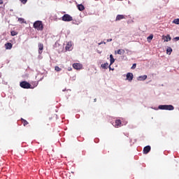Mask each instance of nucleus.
<instances>
[{
    "instance_id": "nucleus-6",
    "label": "nucleus",
    "mask_w": 179,
    "mask_h": 179,
    "mask_svg": "<svg viewBox=\"0 0 179 179\" xmlns=\"http://www.w3.org/2000/svg\"><path fill=\"white\" fill-rule=\"evenodd\" d=\"M134 80V74L132 73H127L126 75V80L129 82H132Z\"/></svg>"
},
{
    "instance_id": "nucleus-14",
    "label": "nucleus",
    "mask_w": 179,
    "mask_h": 179,
    "mask_svg": "<svg viewBox=\"0 0 179 179\" xmlns=\"http://www.w3.org/2000/svg\"><path fill=\"white\" fill-rule=\"evenodd\" d=\"M117 53L119 55H124V54H125V50H124L123 49H119L117 52Z\"/></svg>"
},
{
    "instance_id": "nucleus-16",
    "label": "nucleus",
    "mask_w": 179,
    "mask_h": 179,
    "mask_svg": "<svg viewBox=\"0 0 179 179\" xmlns=\"http://www.w3.org/2000/svg\"><path fill=\"white\" fill-rule=\"evenodd\" d=\"M78 9L80 10V11L85 10V6H83L82 4H79L78 6Z\"/></svg>"
},
{
    "instance_id": "nucleus-11",
    "label": "nucleus",
    "mask_w": 179,
    "mask_h": 179,
    "mask_svg": "<svg viewBox=\"0 0 179 179\" xmlns=\"http://www.w3.org/2000/svg\"><path fill=\"white\" fill-rule=\"evenodd\" d=\"M12 47H13V45L11 43H6L5 44L6 50H12Z\"/></svg>"
},
{
    "instance_id": "nucleus-33",
    "label": "nucleus",
    "mask_w": 179,
    "mask_h": 179,
    "mask_svg": "<svg viewBox=\"0 0 179 179\" xmlns=\"http://www.w3.org/2000/svg\"><path fill=\"white\" fill-rule=\"evenodd\" d=\"M3 3V1L2 0H0V5H2Z\"/></svg>"
},
{
    "instance_id": "nucleus-36",
    "label": "nucleus",
    "mask_w": 179,
    "mask_h": 179,
    "mask_svg": "<svg viewBox=\"0 0 179 179\" xmlns=\"http://www.w3.org/2000/svg\"><path fill=\"white\" fill-rule=\"evenodd\" d=\"M94 142L97 143V139H95V140H94Z\"/></svg>"
},
{
    "instance_id": "nucleus-22",
    "label": "nucleus",
    "mask_w": 179,
    "mask_h": 179,
    "mask_svg": "<svg viewBox=\"0 0 179 179\" xmlns=\"http://www.w3.org/2000/svg\"><path fill=\"white\" fill-rule=\"evenodd\" d=\"M148 41H152V40H153V34L150 35L148 38H147Z\"/></svg>"
},
{
    "instance_id": "nucleus-32",
    "label": "nucleus",
    "mask_w": 179,
    "mask_h": 179,
    "mask_svg": "<svg viewBox=\"0 0 179 179\" xmlns=\"http://www.w3.org/2000/svg\"><path fill=\"white\" fill-rule=\"evenodd\" d=\"M151 108H152V110H159V108H153V107H151Z\"/></svg>"
},
{
    "instance_id": "nucleus-5",
    "label": "nucleus",
    "mask_w": 179,
    "mask_h": 179,
    "mask_svg": "<svg viewBox=\"0 0 179 179\" xmlns=\"http://www.w3.org/2000/svg\"><path fill=\"white\" fill-rule=\"evenodd\" d=\"M73 68L77 71H80V69H83V65L80 63H74L73 64Z\"/></svg>"
},
{
    "instance_id": "nucleus-28",
    "label": "nucleus",
    "mask_w": 179,
    "mask_h": 179,
    "mask_svg": "<svg viewBox=\"0 0 179 179\" xmlns=\"http://www.w3.org/2000/svg\"><path fill=\"white\" fill-rule=\"evenodd\" d=\"M135 68H136V64H134L131 66V69H135Z\"/></svg>"
},
{
    "instance_id": "nucleus-1",
    "label": "nucleus",
    "mask_w": 179,
    "mask_h": 179,
    "mask_svg": "<svg viewBox=\"0 0 179 179\" xmlns=\"http://www.w3.org/2000/svg\"><path fill=\"white\" fill-rule=\"evenodd\" d=\"M127 124H128L127 121L121 122V120H116L115 122L113 123V125L115 128H120L121 125H127Z\"/></svg>"
},
{
    "instance_id": "nucleus-15",
    "label": "nucleus",
    "mask_w": 179,
    "mask_h": 179,
    "mask_svg": "<svg viewBox=\"0 0 179 179\" xmlns=\"http://www.w3.org/2000/svg\"><path fill=\"white\" fill-rule=\"evenodd\" d=\"M110 65H113V64L115 62V59H114L113 55H110Z\"/></svg>"
},
{
    "instance_id": "nucleus-7",
    "label": "nucleus",
    "mask_w": 179,
    "mask_h": 179,
    "mask_svg": "<svg viewBox=\"0 0 179 179\" xmlns=\"http://www.w3.org/2000/svg\"><path fill=\"white\" fill-rule=\"evenodd\" d=\"M122 19H127V15H117L115 18V22H120V20H122Z\"/></svg>"
},
{
    "instance_id": "nucleus-2",
    "label": "nucleus",
    "mask_w": 179,
    "mask_h": 179,
    "mask_svg": "<svg viewBox=\"0 0 179 179\" xmlns=\"http://www.w3.org/2000/svg\"><path fill=\"white\" fill-rule=\"evenodd\" d=\"M34 29H36V30H43L44 26L43 25V22L41 21H36L34 23Z\"/></svg>"
},
{
    "instance_id": "nucleus-18",
    "label": "nucleus",
    "mask_w": 179,
    "mask_h": 179,
    "mask_svg": "<svg viewBox=\"0 0 179 179\" xmlns=\"http://www.w3.org/2000/svg\"><path fill=\"white\" fill-rule=\"evenodd\" d=\"M101 68H103V69H107V68H108V63H105L101 65Z\"/></svg>"
},
{
    "instance_id": "nucleus-21",
    "label": "nucleus",
    "mask_w": 179,
    "mask_h": 179,
    "mask_svg": "<svg viewBox=\"0 0 179 179\" xmlns=\"http://www.w3.org/2000/svg\"><path fill=\"white\" fill-rule=\"evenodd\" d=\"M21 120H22V123H23L24 127H26V125H27V124H29V122H27L26 120H24L23 118H22Z\"/></svg>"
},
{
    "instance_id": "nucleus-12",
    "label": "nucleus",
    "mask_w": 179,
    "mask_h": 179,
    "mask_svg": "<svg viewBox=\"0 0 179 179\" xmlns=\"http://www.w3.org/2000/svg\"><path fill=\"white\" fill-rule=\"evenodd\" d=\"M43 50H44V45L42 43L38 44V52L39 54H43Z\"/></svg>"
},
{
    "instance_id": "nucleus-23",
    "label": "nucleus",
    "mask_w": 179,
    "mask_h": 179,
    "mask_svg": "<svg viewBox=\"0 0 179 179\" xmlns=\"http://www.w3.org/2000/svg\"><path fill=\"white\" fill-rule=\"evenodd\" d=\"M10 34L13 36H17V32H16V31H11Z\"/></svg>"
},
{
    "instance_id": "nucleus-3",
    "label": "nucleus",
    "mask_w": 179,
    "mask_h": 179,
    "mask_svg": "<svg viewBox=\"0 0 179 179\" xmlns=\"http://www.w3.org/2000/svg\"><path fill=\"white\" fill-rule=\"evenodd\" d=\"M20 86V87H22V89H34V87H31V85L27 81L21 82Z\"/></svg>"
},
{
    "instance_id": "nucleus-29",
    "label": "nucleus",
    "mask_w": 179,
    "mask_h": 179,
    "mask_svg": "<svg viewBox=\"0 0 179 179\" xmlns=\"http://www.w3.org/2000/svg\"><path fill=\"white\" fill-rule=\"evenodd\" d=\"M98 44H99V45H101V44H106V42L101 41V42H100V43H98Z\"/></svg>"
},
{
    "instance_id": "nucleus-4",
    "label": "nucleus",
    "mask_w": 179,
    "mask_h": 179,
    "mask_svg": "<svg viewBox=\"0 0 179 179\" xmlns=\"http://www.w3.org/2000/svg\"><path fill=\"white\" fill-rule=\"evenodd\" d=\"M62 20H63V22H72L73 20V18L69 14H64L62 17Z\"/></svg>"
},
{
    "instance_id": "nucleus-20",
    "label": "nucleus",
    "mask_w": 179,
    "mask_h": 179,
    "mask_svg": "<svg viewBox=\"0 0 179 179\" xmlns=\"http://www.w3.org/2000/svg\"><path fill=\"white\" fill-rule=\"evenodd\" d=\"M171 40V37H170V35H167L166 37H165V39H164V41H170Z\"/></svg>"
},
{
    "instance_id": "nucleus-35",
    "label": "nucleus",
    "mask_w": 179,
    "mask_h": 179,
    "mask_svg": "<svg viewBox=\"0 0 179 179\" xmlns=\"http://www.w3.org/2000/svg\"><path fill=\"white\" fill-rule=\"evenodd\" d=\"M94 142L97 143V139H95V140H94Z\"/></svg>"
},
{
    "instance_id": "nucleus-19",
    "label": "nucleus",
    "mask_w": 179,
    "mask_h": 179,
    "mask_svg": "<svg viewBox=\"0 0 179 179\" xmlns=\"http://www.w3.org/2000/svg\"><path fill=\"white\" fill-rule=\"evenodd\" d=\"M158 108L159 110H166V105H159Z\"/></svg>"
},
{
    "instance_id": "nucleus-25",
    "label": "nucleus",
    "mask_w": 179,
    "mask_h": 179,
    "mask_svg": "<svg viewBox=\"0 0 179 179\" xmlns=\"http://www.w3.org/2000/svg\"><path fill=\"white\" fill-rule=\"evenodd\" d=\"M173 23H175V24H179V19L178 18L175 19L173 20Z\"/></svg>"
},
{
    "instance_id": "nucleus-10",
    "label": "nucleus",
    "mask_w": 179,
    "mask_h": 179,
    "mask_svg": "<svg viewBox=\"0 0 179 179\" xmlns=\"http://www.w3.org/2000/svg\"><path fill=\"white\" fill-rule=\"evenodd\" d=\"M148 79V76H140L137 78V80L142 81V80H146Z\"/></svg>"
},
{
    "instance_id": "nucleus-8",
    "label": "nucleus",
    "mask_w": 179,
    "mask_h": 179,
    "mask_svg": "<svg viewBox=\"0 0 179 179\" xmlns=\"http://www.w3.org/2000/svg\"><path fill=\"white\" fill-rule=\"evenodd\" d=\"M150 145H147L143 148V153L144 155H148L150 152Z\"/></svg>"
},
{
    "instance_id": "nucleus-9",
    "label": "nucleus",
    "mask_w": 179,
    "mask_h": 179,
    "mask_svg": "<svg viewBox=\"0 0 179 179\" xmlns=\"http://www.w3.org/2000/svg\"><path fill=\"white\" fill-rule=\"evenodd\" d=\"M165 110L173 111V110H174V106L173 105H165Z\"/></svg>"
},
{
    "instance_id": "nucleus-31",
    "label": "nucleus",
    "mask_w": 179,
    "mask_h": 179,
    "mask_svg": "<svg viewBox=\"0 0 179 179\" xmlns=\"http://www.w3.org/2000/svg\"><path fill=\"white\" fill-rule=\"evenodd\" d=\"M173 40H176V41H178V40H179V36H177V37L174 38Z\"/></svg>"
},
{
    "instance_id": "nucleus-24",
    "label": "nucleus",
    "mask_w": 179,
    "mask_h": 179,
    "mask_svg": "<svg viewBox=\"0 0 179 179\" xmlns=\"http://www.w3.org/2000/svg\"><path fill=\"white\" fill-rule=\"evenodd\" d=\"M18 22H20V23H26V21H24V19L23 18H18Z\"/></svg>"
},
{
    "instance_id": "nucleus-30",
    "label": "nucleus",
    "mask_w": 179,
    "mask_h": 179,
    "mask_svg": "<svg viewBox=\"0 0 179 179\" xmlns=\"http://www.w3.org/2000/svg\"><path fill=\"white\" fill-rule=\"evenodd\" d=\"M113 41V39L112 38H109V39H107V43H110Z\"/></svg>"
},
{
    "instance_id": "nucleus-27",
    "label": "nucleus",
    "mask_w": 179,
    "mask_h": 179,
    "mask_svg": "<svg viewBox=\"0 0 179 179\" xmlns=\"http://www.w3.org/2000/svg\"><path fill=\"white\" fill-rule=\"evenodd\" d=\"M24 5L27 2V0H20Z\"/></svg>"
},
{
    "instance_id": "nucleus-34",
    "label": "nucleus",
    "mask_w": 179,
    "mask_h": 179,
    "mask_svg": "<svg viewBox=\"0 0 179 179\" xmlns=\"http://www.w3.org/2000/svg\"><path fill=\"white\" fill-rule=\"evenodd\" d=\"M109 69H110V71H111V70L114 71V69H112L111 66H109Z\"/></svg>"
},
{
    "instance_id": "nucleus-26",
    "label": "nucleus",
    "mask_w": 179,
    "mask_h": 179,
    "mask_svg": "<svg viewBox=\"0 0 179 179\" xmlns=\"http://www.w3.org/2000/svg\"><path fill=\"white\" fill-rule=\"evenodd\" d=\"M55 71H56L57 72H59L61 71V68H59V66H55Z\"/></svg>"
},
{
    "instance_id": "nucleus-13",
    "label": "nucleus",
    "mask_w": 179,
    "mask_h": 179,
    "mask_svg": "<svg viewBox=\"0 0 179 179\" xmlns=\"http://www.w3.org/2000/svg\"><path fill=\"white\" fill-rule=\"evenodd\" d=\"M66 50L67 51H71V50H72V43L69 42L66 45Z\"/></svg>"
},
{
    "instance_id": "nucleus-37",
    "label": "nucleus",
    "mask_w": 179,
    "mask_h": 179,
    "mask_svg": "<svg viewBox=\"0 0 179 179\" xmlns=\"http://www.w3.org/2000/svg\"><path fill=\"white\" fill-rule=\"evenodd\" d=\"M94 101H97V99H94Z\"/></svg>"
},
{
    "instance_id": "nucleus-17",
    "label": "nucleus",
    "mask_w": 179,
    "mask_h": 179,
    "mask_svg": "<svg viewBox=\"0 0 179 179\" xmlns=\"http://www.w3.org/2000/svg\"><path fill=\"white\" fill-rule=\"evenodd\" d=\"M171 52H173V49L171 48H170V47L167 48V49H166V54L170 55V54H171Z\"/></svg>"
}]
</instances>
